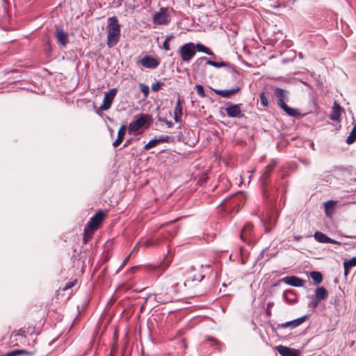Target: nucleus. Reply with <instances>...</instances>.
Listing matches in <instances>:
<instances>
[{"instance_id":"obj_1","label":"nucleus","mask_w":356,"mask_h":356,"mask_svg":"<svg viewBox=\"0 0 356 356\" xmlns=\"http://www.w3.org/2000/svg\"><path fill=\"white\" fill-rule=\"evenodd\" d=\"M181 280L177 276L170 275L165 277L163 286L160 293L155 294V300L159 304H165L172 302L174 298L183 291V287H186V281L182 286Z\"/></svg>"},{"instance_id":"obj_2","label":"nucleus","mask_w":356,"mask_h":356,"mask_svg":"<svg viewBox=\"0 0 356 356\" xmlns=\"http://www.w3.org/2000/svg\"><path fill=\"white\" fill-rule=\"evenodd\" d=\"M107 45L111 48L117 44L120 37V26L115 17L108 19L107 25Z\"/></svg>"},{"instance_id":"obj_3","label":"nucleus","mask_w":356,"mask_h":356,"mask_svg":"<svg viewBox=\"0 0 356 356\" xmlns=\"http://www.w3.org/2000/svg\"><path fill=\"white\" fill-rule=\"evenodd\" d=\"M276 165H277L276 161H275V160L270 161L269 164L267 166H266V168L264 169L262 175L260 177V180L261 181L263 197L266 199H268L270 197V195L268 192V188H267L266 182L269 179L270 174L274 170Z\"/></svg>"},{"instance_id":"obj_4","label":"nucleus","mask_w":356,"mask_h":356,"mask_svg":"<svg viewBox=\"0 0 356 356\" xmlns=\"http://www.w3.org/2000/svg\"><path fill=\"white\" fill-rule=\"evenodd\" d=\"M179 52L182 61L189 63L196 53L195 44L193 42L184 44L179 48Z\"/></svg>"},{"instance_id":"obj_5","label":"nucleus","mask_w":356,"mask_h":356,"mask_svg":"<svg viewBox=\"0 0 356 356\" xmlns=\"http://www.w3.org/2000/svg\"><path fill=\"white\" fill-rule=\"evenodd\" d=\"M106 216V212L99 210L93 216L91 217L90 221L86 225V229L90 230L92 232H95L99 227V225L103 222Z\"/></svg>"},{"instance_id":"obj_6","label":"nucleus","mask_w":356,"mask_h":356,"mask_svg":"<svg viewBox=\"0 0 356 356\" xmlns=\"http://www.w3.org/2000/svg\"><path fill=\"white\" fill-rule=\"evenodd\" d=\"M242 104H232L228 102L225 104V111L229 118H242L244 113L241 109Z\"/></svg>"},{"instance_id":"obj_7","label":"nucleus","mask_w":356,"mask_h":356,"mask_svg":"<svg viewBox=\"0 0 356 356\" xmlns=\"http://www.w3.org/2000/svg\"><path fill=\"white\" fill-rule=\"evenodd\" d=\"M152 22L155 25L165 26L170 22L167 8H161L159 12H156L152 16Z\"/></svg>"},{"instance_id":"obj_8","label":"nucleus","mask_w":356,"mask_h":356,"mask_svg":"<svg viewBox=\"0 0 356 356\" xmlns=\"http://www.w3.org/2000/svg\"><path fill=\"white\" fill-rule=\"evenodd\" d=\"M149 115L141 114L135 120L129 123L128 127V133L131 134L133 132L138 131L143 127L147 122Z\"/></svg>"},{"instance_id":"obj_9","label":"nucleus","mask_w":356,"mask_h":356,"mask_svg":"<svg viewBox=\"0 0 356 356\" xmlns=\"http://www.w3.org/2000/svg\"><path fill=\"white\" fill-rule=\"evenodd\" d=\"M116 93V88H112L109 90L108 92L105 93L103 104L99 107L101 111H106L111 108Z\"/></svg>"},{"instance_id":"obj_10","label":"nucleus","mask_w":356,"mask_h":356,"mask_svg":"<svg viewBox=\"0 0 356 356\" xmlns=\"http://www.w3.org/2000/svg\"><path fill=\"white\" fill-rule=\"evenodd\" d=\"M253 234V225L250 222H247L244 225L241 232V238L243 241L247 243H251V238Z\"/></svg>"},{"instance_id":"obj_11","label":"nucleus","mask_w":356,"mask_h":356,"mask_svg":"<svg viewBox=\"0 0 356 356\" xmlns=\"http://www.w3.org/2000/svg\"><path fill=\"white\" fill-rule=\"evenodd\" d=\"M140 63L145 68L154 69L159 65V60L150 56L146 55L140 59Z\"/></svg>"},{"instance_id":"obj_12","label":"nucleus","mask_w":356,"mask_h":356,"mask_svg":"<svg viewBox=\"0 0 356 356\" xmlns=\"http://www.w3.org/2000/svg\"><path fill=\"white\" fill-rule=\"evenodd\" d=\"M280 282L295 287L302 286L305 282L304 280L294 275L283 277Z\"/></svg>"},{"instance_id":"obj_13","label":"nucleus","mask_w":356,"mask_h":356,"mask_svg":"<svg viewBox=\"0 0 356 356\" xmlns=\"http://www.w3.org/2000/svg\"><path fill=\"white\" fill-rule=\"evenodd\" d=\"M288 92L280 88H275L274 95L277 100V105L281 107L282 104H286V102L288 101L287 97Z\"/></svg>"},{"instance_id":"obj_14","label":"nucleus","mask_w":356,"mask_h":356,"mask_svg":"<svg viewBox=\"0 0 356 356\" xmlns=\"http://www.w3.org/2000/svg\"><path fill=\"white\" fill-rule=\"evenodd\" d=\"M314 238L318 243L341 245V242L328 237L321 232H316L314 234Z\"/></svg>"},{"instance_id":"obj_15","label":"nucleus","mask_w":356,"mask_h":356,"mask_svg":"<svg viewBox=\"0 0 356 356\" xmlns=\"http://www.w3.org/2000/svg\"><path fill=\"white\" fill-rule=\"evenodd\" d=\"M316 300L314 301L313 307H317L319 302L327 298V291L325 287H318L315 290Z\"/></svg>"},{"instance_id":"obj_16","label":"nucleus","mask_w":356,"mask_h":356,"mask_svg":"<svg viewBox=\"0 0 356 356\" xmlns=\"http://www.w3.org/2000/svg\"><path fill=\"white\" fill-rule=\"evenodd\" d=\"M276 349L282 356H300L298 350L287 346L280 345L276 347Z\"/></svg>"},{"instance_id":"obj_17","label":"nucleus","mask_w":356,"mask_h":356,"mask_svg":"<svg viewBox=\"0 0 356 356\" xmlns=\"http://www.w3.org/2000/svg\"><path fill=\"white\" fill-rule=\"evenodd\" d=\"M306 318H307V316H304L298 318L295 320L290 321L286 322L282 324H279L277 325V328H286L288 327H290L292 329L295 328V327L299 326L300 325H301L305 321Z\"/></svg>"},{"instance_id":"obj_18","label":"nucleus","mask_w":356,"mask_h":356,"mask_svg":"<svg viewBox=\"0 0 356 356\" xmlns=\"http://www.w3.org/2000/svg\"><path fill=\"white\" fill-rule=\"evenodd\" d=\"M127 129H128V127L126 124H122L120 126V129L118 131V136L116 140L113 143V146L114 147H118L122 142L123 141Z\"/></svg>"},{"instance_id":"obj_19","label":"nucleus","mask_w":356,"mask_h":356,"mask_svg":"<svg viewBox=\"0 0 356 356\" xmlns=\"http://www.w3.org/2000/svg\"><path fill=\"white\" fill-rule=\"evenodd\" d=\"M56 38L58 42L62 46L65 47L68 43V38L67 34L64 32L63 29H56L55 33Z\"/></svg>"},{"instance_id":"obj_20","label":"nucleus","mask_w":356,"mask_h":356,"mask_svg":"<svg viewBox=\"0 0 356 356\" xmlns=\"http://www.w3.org/2000/svg\"><path fill=\"white\" fill-rule=\"evenodd\" d=\"M342 108L341 106L336 102H334L332 111L330 115V119L333 121H339L341 115Z\"/></svg>"},{"instance_id":"obj_21","label":"nucleus","mask_w":356,"mask_h":356,"mask_svg":"<svg viewBox=\"0 0 356 356\" xmlns=\"http://www.w3.org/2000/svg\"><path fill=\"white\" fill-rule=\"evenodd\" d=\"M203 62H206L207 64L213 66L217 68H219L221 67H225L227 65V63H225V62L217 63V62L209 60L206 57H201V58L197 59L195 63L197 65H201Z\"/></svg>"},{"instance_id":"obj_22","label":"nucleus","mask_w":356,"mask_h":356,"mask_svg":"<svg viewBox=\"0 0 356 356\" xmlns=\"http://www.w3.org/2000/svg\"><path fill=\"white\" fill-rule=\"evenodd\" d=\"M240 90L239 88H232L230 90H213L214 92L222 97H229L232 95L236 93Z\"/></svg>"},{"instance_id":"obj_23","label":"nucleus","mask_w":356,"mask_h":356,"mask_svg":"<svg viewBox=\"0 0 356 356\" xmlns=\"http://www.w3.org/2000/svg\"><path fill=\"white\" fill-rule=\"evenodd\" d=\"M280 108L289 116L298 117L300 115L298 109L291 108L286 104H282Z\"/></svg>"},{"instance_id":"obj_24","label":"nucleus","mask_w":356,"mask_h":356,"mask_svg":"<svg viewBox=\"0 0 356 356\" xmlns=\"http://www.w3.org/2000/svg\"><path fill=\"white\" fill-rule=\"evenodd\" d=\"M33 352H28L24 350H14L6 353L3 356H19V355H33Z\"/></svg>"},{"instance_id":"obj_25","label":"nucleus","mask_w":356,"mask_h":356,"mask_svg":"<svg viewBox=\"0 0 356 356\" xmlns=\"http://www.w3.org/2000/svg\"><path fill=\"white\" fill-rule=\"evenodd\" d=\"M310 277L316 284H320L323 280L322 274L318 271H312L310 273Z\"/></svg>"},{"instance_id":"obj_26","label":"nucleus","mask_w":356,"mask_h":356,"mask_svg":"<svg viewBox=\"0 0 356 356\" xmlns=\"http://www.w3.org/2000/svg\"><path fill=\"white\" fill-rule=\"evenodd\" d=\"M195 49H197L199 52H202L209 56L214 55L211 51H210L207 47L200 43H197L195 45Z\"/></svg>"},{"instance_id":"obj_27","label":"nucleus","mask_w":356,"mask_h":356,"mask_svg":"<svg viewBox=\"0 0 356 356\" xmlns=\"http://www.w3.org/2000/svg\"><path fill=\"white\" fill-rule=\"evenodd\" d=\"M334 202L332 200H329L325 202V211L327 216H331L333 213V205Z\"/></svg>"},{"instance_id":"obj_28","label":"nucleus","mask_w":356,"mask_h":356,"mask_svg":"<svg viewBox=\"0 0 356 356\" xmlns=\"http://www.w3.org/2000/svg\"><path fill=\"white\" fill-rule=\"evenodd\" d=\"M356 141V124L353 127L349 136L347 137L346 143L348 144H352Z\"/></svg>"},{"instance_id":"obj_29","label":"nucleus","mask_w":356,"mask_h":356,"mask_svg":"<svg viewBox=\"0 0 356 356\" xmlns=\"http://www.w3.org/2000/svg\"><path fill=\"white\" fill-rule=\"evenodd\" d=\"M92 234L93 232H92L90 230H88V229H86V227H84L83 236V241L84 244H86L88 241L92 238Z\"/></svg>"},{"instance_id":"obj_30","label":"nucleus","mask_w":356,"mask_h":356,"mask_svg":"<svg viewBox=\"0 0 356 356\" xmlns=\"http://www.w3.org/2000/svg\"><path fill=\"white\" fill-rule=\"evenodd\" d=\"M171 261L168 258H165L163 262L160 264L159 270L164 272L170 265Z\"/></svg>"},{"instance_id":"obj_31","label":"nucleus","mask_w":356,"mask_h":356,"mask_svg":"<svg viewBox=\"0 0 356 356\" xmlns=\"http://www.w3.org/2000/svg\"><path fill=\"white\" fill-rule=\"evenodd\" d=\"M174 113L182 115V106L180 97L178 98L174 108Z\"/></svg>"},{"instance_id":"obj_32","label":"nucleus","mask_w":356,"mask_h":356,"mask_svg":"<svg viewBox=\"0 0 356 356\" xmlns=\"http://www.w3.org/2000/svg\"><path fill=\"white\" fill-rule=\"evenodd\" d=\"M159 144V141L157 138H154L149 141L145 146L144 149L148 150L155 146H156Z\"/></svg>"},{"instance_id":"obj_33","label":"nucleus","mask_w":356,"mask_h":356,"mask_svg":"<svg viewBox=\"0 0 356 356\" xmlns=\"http://www.w3.org/2000/svg\"><path fill=\"white\" fill-rule=\"evenodd\" d=\"M343 266H348L349 268L356 266V257H353L349 260L343 262Z\"/></svg>"},{"instance_id":"obj_34","label":"nucleus","mask_w":356,"mask_h":356,"mask_svg":"<svg viewBox=\"0 0 356 356\" xmlns=\"http://www.w3.org/2000/svg\"><path fill=\"white\" fill-rule=\"evenodd\" d=\"M195 88L196 89L197 93L198 94V95L200 97H206V94L204 92V88L202 85H196Z\"/></svg>"},{"instance_id":"obj_35","label":"nucleus","mask_w":356,"mask_h":356,"mask_svg":"<svg viewBox=\"0 0 356 356\" xmlns=\"http://www.w3.org/2000/svg\"><path fill=\"white\" fill-rule=\"evenodd\" d=\"M259 97H260V100H261V104L264 106L267 107L268 106V102L267 97L266 96V93L264 92H261L259 95Z\"/></svg>"},{"instance_id":"obj_36","label":"nucleus","mask_w":356,"mask_h":356,"mask_svg":"<svg viewBox=\"0 0 356 356\" xmlns=\"http://www.w3.org/2000/svg\"><path fill=\"white\" fill-rule=\"evenodd\" d=\"M206 341H210L211 343V345L213 346H216V348H218V350L221 349V344L214 338L209 337L207 338Z\"/></svg>"},{"instance_id":"obj_37","label":"nucleus","mask_w":356,"mask_h":356,"mask_svg":"<svg viewBox=\"0 0 356 356\" xmlns=\"http://www.w3.org/2000/svg\"><path fill=\"white\" fill-rule=\"evenodd\" d=\"M140 91L143 93L144 97H147L149 95V87L144 83H140Z\"/></svg>"},{"instance_id":"obj_38","label":"nucleus","mask_w":356,"mask_h":356,"mask_svg":"<svg viewBox=\"0 0 356 356\" xmlns=\"http://www.w3.org/2000/svg\"><path fill=\"white\" fill-rule=\"evenodd\" d=\"M26 330L24 328H21L18 330H15L12 333V336H20L26 337Z\"/></svg>"},{"instance_id":"obj_39","label":"nucleus","mask_w":356,"mask_h":356,"mask_svg":"<svg viewBox=\"0 0 356 356\" xmlns=\"http://www.w3.org/2000/svg\"><path fill=\"white\" fill-rule=\"evenodd\" d=\"M163 85V83L160 81H156V83L152 85V90L154 92H157Z\"/></svg>"},{"instance_id":"obj_40","label":"nucleus","mask_w":356,"mask_h":356,"mask_svg":"<svg viewBox=\"0 0 356 356\" xmlns=\"http://www.w3.org/2000/svg\"><path fill=\"white\" fill-rule=\"evenodd\" d=\"M274 305V303L273 302H270L267 304V308L266 310V314L268 316H271V307Z\"/></svg>"},{"instance_id":"obj_41","label":"nucleus","mask_w":356,"mask_h":356,"mask_svg":"<svg viewBox=\"0 0 356 356\" xmlns=\"http://www.w3.org/2000/svg\"><path fill=\"white\" fill-rule=\"evenodd\" d=\"M157 139H158L159 143H163V142H169L170 137L169 136H162Z\"/></svg>"},{"instance_id":"obj_42","label":"nucleus","mask_w":356,"mask_h":356,"mask_svg":"<svg viewBox=\"0 0 356 356\" xmlns=\"http://www.w3.org/2000/svg\"><path fill=\"white\" fill-rule=\"evenodd\" d=\"M154 244V242L152 239H147L146 240L143 244L141 245L143 247H149L150 245H152Z\"/></svg>"},{"instance_id":"obj_43","label":"nucleus","mask_w":356,"mask_h":356,"mask_svg":"<svg viewBox=\"0 0 356 356\" xmlns=\"http://www.w3.org/2000/svg\"><path fill=\"white\" fill-rule=\"evenodd\" d=\"M159 120L164 122L166 124V125L168 126V127H172L173 126V122L171 121H168L165 119H161V118H159Z\"/></svg>"},{"instance_id":"obj_44","label":"nucleus","mask_w":356,"mask_h":356,"mask_svg":"<svg viewBox=\"0 0 356 356\" xmlns=\"http://www.w3.org/2000/svg\"><path fill=\"white\" fill-rule=\"evenodd\" d=\"M74 285V282H69L68 283H67V284H66V285H65V287L63 288V290H64V291H66V290H67L68 289L72 288Z\"/></svg>"},{"instance_id":"obj_45","label":"nucleus","mask_w":356,"mask_h":356,"mask_svg":"<svg viewBox=\"0 0 356 356\" xmlns=\"http://www.w3.org/2000/svg\"><path fill=\"white\" fill-rule=\"evenodd\" d=\"M163 48L165 50V51H169L170 49V44H169V42H167V41H163Z\"/></svg>"},{"instance_id":"obj_46","label":"nucleus","mask_w":356,"mask_h":356,"mask_svg":"<svg viewBox=\"0 0 356 356\" xmlns=\"http://www.w3.org/2000/svg\"><path fill=\"white\" fill-rule=\"evenodd\" d=\"M174 38V35L172 33L168 34L165 37V41L170 42L172 39Z\"/></svg>"},{"instance_id":"obj_47","label":"nucleus","mask_w":356,"mask_h":356,"mask_svg":"<svg viewBox=\"0 0 356 356\" xmlns=\"http://www.w3.org/2000/svg\"><path fill=\"white\" fill-rule=\"evenodd\" d=\"M181 115L174 113V120L176 122H178L181 120Z\"/></svg>"},{"instance_id":"obj_48","label":"nucleus","mask_w":356,"mask_h":356,"mask_svg":"<svg viewBox=\"0 0 356 356\" xmlns=\"http://www.w3.org/2000/svg\"><path fill=\"white\" fill-rule=\"evenodd\" d=\"M123 0H113V3L117 6L119 7L122 5Z\"/></svg>"},{"instance_id":"obj_49","label":"nucleus","mask_w":356,"mask_h":356,"mask_svg":"<svg viewBox=\"0 0 356 356\" xmlns=\"http://www.w3.org/2000/svg\"><path fill=\"white\" fill-rule=\"evenodd\" d=\"M343 268H344V275L346 277L349 273L350 268L346 266H343Z\"/></svg>"},{"instance_id":"obj_50","label":"nucleus","mask_w":356,"mask_h":356,"mask_svg":"<svg viewBox=\"0 0 356 356\" xmlns=\"http://www.w3.org/2000/svg\"><path fill=\"white\" fill-rule=\"evenodd\" d=\"M132 252H133V251H132V252H131L129 253V255H128V256H127V257L124 259V261H123V262H122V265H121V266H124V265L127 263V261L129 260V257H130L131 254H132Z\"/></svg>"},{"instance_id":"obj_51","label":"nucleus","mask_w":356,"mask_h":356,"mask_svg":"<svg viewBox=\"0 0 356 356\" xmlns=\"http://www.w3.org/2000/svg\"><path fill=\"white\" fill-rule=\"evenodd\" d=\"M203 278H204V275H199L198 277L194 278L193 280H197L199 282L202 281Z\"/></svg>"},{"instance_id":"obj_52","label":"nucleus","mask_w":356,"mask_h":356,"mask_svg":"<svg viewBox=\"0 0 356 356\" xmlns=\"http://www.w3.org/2000/svg\"><path fill=\"white\" fill-rule=\"evenodd\" d=\"M302 238V236H293V240L296 241H300Z\"/></svg>"},{"instance_id":"obj_53","label":"nucleus","mask_w":356,"mask_h":356,"mask_svg":"<svg viewBox=\"0 0 356 356\" xmlns=\"http://www.w3.org/2000/svg\"><path fill=\"white\" fill-rule=\"evenodd\" d=\"M130 142H131V139L127 140L124 143V144L123 145V147H124H124H127L129 145Z\"/></svg>"},{"instance_id":"obj_54","label":"nucleus","mask_w":356,"mask_h":356,"mask_svg":"<svg viewBox=\"0 0 356 356\" xmlns=\"http://www.w3.org/2000/svg\"><path fill=\"white\" fill-rule=\"evenodd\" d=\"M313 305H314V301H312L310 302L309 304H308V307H310V308H314L313 307Z\"/></svg>"},{"instance_id":"obj_55","label":"nucleus","mask_w":356,"mask_h":356,"mask_svg":"<svg viewBox=\"0 0 356 356\" xmlns=\"http://www.w3.org/2000/svg\"><path fill=\"white\" fill-rule=\"evenodd\" d=\"M344 237L350 238H356V236H344Z\"/></svg>"},{"instance_id":"obj_56","label":"nucleus","mask_w":356,"mask_h":356,"mask_svg":"<svg viewBox=\"0 0 356 356\" xmlns=\"http://www.w3.org/2000/svg\"><path fill=\"white\" fill-rule=\"evenodd\" d=\"M353 181H354L355 182H356V178H355V179H353Z\"/></svg>"}]
</instances>
